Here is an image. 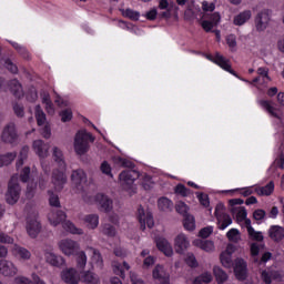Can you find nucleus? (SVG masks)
Wrapping results in <instances>:
<instances>
[{
	"label": "nucleus",
	"mask_w": 284,
	"mask_h": 284,
	"mask_svg": "<svg viewBox=\"0 0 284 284\" xmlns=\"http://www.w3.org/2000/svg\"><path fill=\"white\" fill-rule=\"evenodd\" d=\"M90 143H94V135L84 130L78 131L73 143L75 154L79 156L87 154V152L90 150Z\"/></svg>",
	"instance_id": "obj_1"
},
{
	"label": "nucleus",
	"mask_w": 284,
	"mask_h": 284,
	"mask_svg": "<svg viewBox=\"0 0 284 284\" xmlns=\"http://www.w3.org/2000/svg\"><path fill=\"white\" fill-rule=\"evenodd\" d=\"M203 57H205V59H207V61L215 63V65H219V68H221L225 72H229L230 74H232L233 77H236L239 79V74L236 73V71H234L232 69L230 59L223 57V54H220L219 52H216L214 55H212L210 53H203Z\"/></svg>",
	"instance_id": "obj_2"
},
{
	"label": "nucleus",
	"mask_w": 284,
	"mask_h": 284,
	"mask_svg": "<svg viewBox=\"0 0 284 284\" xmlns=\"http://www.w3.org/2000/svg\"><path fill=\"white\" fill-rule=\"evenodd\" d=\"M20 195L21 186L19 185V176L13 175L11 176L8 184L6 201L9 205H14L19 201Z\"/></svg>",
	"instance_id": "obj_3"
},
{
	"label": "nucleus",
	"mask_w": 284,
	"mask_h": 284,
	"mask_svg": "<svg viewBox=\"0 0 284 284\" xmlns=\"http://www.w3.org/2000/svg\"><path fill=\"white\" fill-rule=\"evenodd\" d=\"M141 173L136 170H125L119 175L120 185L125 191L130 190L134 185V181L140 179Z\"/></svg>",
	"instance_id": "obj_4"
},
{
	"label": "nucleus",
	"mask_w": 284,
	"mask_h": 284,
	"mask_svg": "<svg viewBox=\"0 0 284 284\" xmlns=\"http://www.w3.org/2000/svg\"><path fill=\"white\" fill-rule=\"evenodd\" d=\"M138 221L140 223V230L145 231V226L150 230L154 227V217L152 216L151 212H145L143 205L138 207Z\"/></svg>",
	"instance_id": "obj_5"
},
{
	"label": "nucleus",
	"mask_w": 284,
	"mask_h": 284,
	"mask_svg": "<svg viewBox=\"0 0 284 284\" xmlns=\"http://www.w3.org/2000/svg\"><path fill=\"white\" fill-rule=\"evenodd\" d=\"M6 85H8L11 94H13L16 99H21L23 97V87H21V82H19V80L13 79L8 82L6 79L0 77V90H3Z\"/></svg>",
	"instance_id": "obj_6"
},
{
	"label": "nucleus",
	"mask_w": 284,
	"mask_h": 284,
	"mask_svg": "<svg viewBox=\"0 0 284 284\" xmlns=\"http://www.w3.org/2000/svg\"><path fill=\"white\" fill-rule=\"evenodd\" d=\"M51 181L57 192H61V190H63V187L68 183V176L65 175V170L61 168L54 169L52 172Z\"/></svg>",
	"instance_id": "obj_7"
},
{
	"label": "nucleus",
	"mask_w": 284,
	"mask_h": 284,
	"mask_svg": "<svg viewBox=\"0 0 284 284\" xmlns=\"http://www.w3.org/2000/svg\"><path fill=\"white\" fill-rule=\"evenodd\" d=\"M254 23H255V30L257 32H265V30H267V26L270 24V10L264 9L260 11L255 16Z\"/></svg>",
	"instance_id": "obj_8"
},
{
	"label": "nucleus",
	"mask_w": 284,
	"mask_h": 284,
	"mask_svg": "<svg viewBox=\"0 0 284 284\" xmlns=\"http://www.w3.org/2000/svg\"><path fill=\"white\" fill-rule=\"evenodd\" d=\"M59 247L61 252L65 254V256H74V254L79 252V243L74 242L73 240H61Z\"/></svg>",
	"instance_id": "obj_9"
},
{
	"label": "nucleus",
	"mask_w": 284,
	"mask_h": 284,
	"mask_svg": "<svg viewBox=\"0 0 284 284\" xmlns=\"http://www.w3.org/2000/svg\"><path fill=\"white\" fill-rule=\"evenodd\" d=\"M19 134H17V128L14 123H9L4 126L2 131V141L4 143H17Z\"/></svg>",
	"instance_id": "obj_10"
},
{
	"label": "nucleus",
	"mask_w": 284,
	"mask_h": 284,
	"mask_svg": "<svg viewBox=\"0 0 284 284\" xmlns=\"http://www.w3.org/2000/svg\"><path fill=\"white\" fill-rule=\"evenodd\" d=\"M27 232L31 239H37V236H39V232H41V223L37 220V215L27 217Z\"/></svg>",
	"instance_id": "obj_11"
},
{
	"label": "nucleus",
	"mask_w": 284,
	"mask_h": 284,
	"mask_svg": "<svg viewBox=\"0 0 284 284\" xmlns=\"http://www.w3.org/2000/svg\"><path fill=\"white\" fill-rule=\"evenodd\" d=\"M234 274L237 281H245L247 278V262L243 258L235 261Z\"/></svg>",
	"instance_id": "obj_12"
},
{
	"label": "nucleus",
	"mask_w": 284,
	"mask_h": 284,
	"mask_svg": "<svg viewBox=\"0 0 284 284\" xmlns=\"http://www.w3.org/2000/svg\"><path fill=\"white\" fill-rule=\"evenodd\" d=\"M61 278L67 284H79V281H81V275L77 268H67L61 273Z\"/></svg>",
	"instance_id": "obj_13"
},
{
	"label": "nucleus",
	"mask_w": 284,
	"mask_h": 284,
	"mask_svg": "<svg viewBox=\"0 0 284 284\" xmlns=\"http://www.w3.org/2000/svg\"><path fill=\"white\" fill-rule=\"evenodd\" d=\"M152 276L155 281H159L160 284H170V273H166L165 267L160 264L153 268Z\"/></svg>",
	"instance_id": "obj_14"
},
{
	"label": "nucleus",
	"mask_w": 284,
	"mask_h": 284,
	"mask_svg": "<svg viewBox=\"0 0 284 284\" xmlns=\"http://www.w3.org/2000/svg\"><path fill=\"white\" fill-rule=\"evenodd\" d=\"M71 181L75 184L77 190H81L84 183H88V175L84 170L78 169L72 172Z\"/></svg>",
	"instance_id": "obj_15"
},
{
	"label": "nucleus",
	"mask_w": 284,
	"mask_h": 284,
	"mask_svg": "<svg viewBox=\"0 0 284 284\" xmlns=\"http://www.w3.org/2000/svg\"><path fill=\"white\" fill-rule=\"evenodd\" d=\"M155 245L164 256H172L174 254V250L172 248V244L165 239V237H156L155 239Z\"/></svg>",
	"instance_id": "obj_16"
},
{
	"label": "nucleus",
	"mask_w": 284,
	"mask_h": 284,
	"mask_svg": "<svg viewBox=\"0 0 284 284\" xmlns=\"http://www.w3.org/2000/svg\"><path fill=\"white\" fill-rule=\"evenodd\" d=\"M17 272H19V270L12 262L8 260L0 261V274H2V276H16Z\"/></svg>",
	"instance_id": "obj_17"
},
{
	"label": "nucleus",
	"mask_w": 284,
	"mask_h": 284,
	"mask_svg": "<svg viewBox=\"0 0 284 284\" xmlns=\"http://www.w3.org/2000/svg\"><path fill=\"white\" fill-rule=\"evenodd\" d=\"M95 201L100 205V212H105V213L112 212V207H113L112 200L110 197H108L105 194L98 193L95 195Z\"/></svg>",
	"instance_id": "obj_18"
},
{
	"label": "nucleus",
	"mask_w": 284,
	"mask_h": 284,
	"mask_svg": "<svg viewBox=\"0 0 284 284\" xmlns=\"http://www.w3.org/2000/svg\"><path fill=\"white\" fill-rule=\"evenodd\" d=\"M48 219L49 223L57 227V225H60V223H63L68 219V215L61 210H53L48 214Z\"/></svg>",
	"instance_id": "obj_19"
},
{
	"label": "nucleus",
	"mask_w": 284,
	"mask_h": 284,
	"mask_svg": "<svg viewBox=\"0 0 284 284\" xmlns=\"http://www.w3.org/2000/svg\"><path fill=\"white\" fill-rule=\"evenodd\" d=\"M33 150L40 159H45L48 156V151L50 150V145L45 144L43 140H36L33 141Z\"/></svg>",
	"instance_id": "obj_20"
},
{
	"label": "nucleus",
	"mask_w": 284,
	"mask_h": 284,
	"mask_svg": "<svg viewBox=\"0 0 284 284\" xmlns=\"http://www.w3.org/2000/svg\"><path fill=\"white\" fill-rule=\"evenodd\" d=\"M190 247V242L187 241V237L185 234H179L175 237V252L176 254H183Z\"/></svg>",
	"instance_id": "obj_21"
},
{
	"label": "nucleus",
	"mask_w": 284,
	"mask_h": 284,
	"mask_svg": "<svg viewBox=\"0 0 284 284\" xmlns=\"http://www.w3.org/2000/svg\"><path fill=\"white\" fill-rule=\"evenodd\" d=\"M268 236L275 243H281V241L284 239L283 226L272 225L268 230Z\"/></svg>",
	"instance_id": "obj_22"
},
{
	"label": "nucleus",
	"mask_w": 284,
	"mask_h": 284,
	"mask_svg": "<svg viewBox=\"0 0 284 284\" xmlns=\"http://www.w3.org/2000/svg\"><path fill=\"white\" fill-rule=\"evenodd\" d=\"M45 261L53 267H63V265H65V260L63 256L54 253H45Z\"/></svg>",
	"instance_id": "obj_23"
},
{
	"label": "nucleus",
	"mask_w": 284,
	"mask_h": 284,
	"mask_svg": "<svg viewBox=\"0 0 284 284\" xmlns=\"http://www.w3.org/2000/svg\"><path fill=\"white\" fill-rule=\"evenodd\" d=\"M250 19H252V11L245 10L234 17L233 23H234V26H245V23H247V21H250Z\"/></svg>",
	"instance_id": "obj_24"
},
{
	"label": "nucleus",
	"mask_w": 284,
	"mask_h": 284,
	"mask_svg": "<svg viewBox=\"0 0 284 284\" xmlns=\"http://www.w3.org/2000/svg\"><path fill=\"white\" fill-rule=\"evenodd\" d=\"M113 272L116 274V276L121 278H125V271H130V264L128 262L124 263H119V262H113L112 264Z\"/></svg>",
	"instance_id": "obj_25"
},
{
	"label": "nucleus",
	"mask_w": 284,
	"mask_h": 284,
	"mask_svg": "<svg viewBox=\"0 0 284 284\" xmlns=\"http://www.w3.org/2000/svg\"><path fill=\"white\" fill-rule=\"evenodd\" d=\"M158 207L161 212H172L174 210V203L168 197H160L158 200Z\"/></svg>",
	"instance_id": "obj_26"
},
{
	"label": "nucleus",
	"mask_w": 284,
	"mask_h": 284,
	"mask_svg": "<svg viewBox=\"0 0 284 284\" xmlns=\"http://www.w3.org/2000/svg\"><path fill=\"white\" fill-rule=\"evenodd\" d=\"M258 104L266 110V112L268 114H271V116H273L274 119H281V116L278 115V113H276V108H274L272 105V102L270 100H260Z\"/></svg>",
	"instance_id": "obj_27"
},
{
	"label": "nucleus",
	"mask_w": 284,
	"mask_h": 284,
	"mask_svg": "<svg viewBox=\"0 0 284 284\" xmlns=\"http://www.w3.org/2000/svg\"><path fill=\"white\" fill-rule=\"evenodd\" d=\"M193 245L204 252H212V250H214V242L210 240H194Z\"/></svg>",
	"instance_id": "obj_28"
},
{
	"label": "nucleus",
	"mask_w": 284,
	"mask_h": 284,
	"mask_svg": "<svg viewBox=\"0 0 284 284\" xmlns=\"http://www.w3.org/2000/svg\"><path fill=\"white\" fill-rule=\"evenodd\" d=\"M255 192L258 196H271L274 192V182L271 181L265 186L255 189Z\"/></svg>",
	"instance_id": "obj_29"
},
{
	"label": "nucleus",
	"mask_w": 284,
	"mask_h": 284,
	"mask_svg": "<svg viewBox=\"0 0 284 284\" xmlns=\"http://www.w3.org/2000/svg\"><path fill=\"white\" fill-rule=\"evenodd\" d=\"M16 256H19L22 261H30L32 253L28 251V248L23 246L16 245L13 248Z\"/></svg>",
	"instance_id": "obj_30"
},
{
	"label": "nucleus",
	"mask_w": 284,
	"mask_h": 284,
	"mask_svg": "<svg viewBox=\"0 0 284 284\" xmlns=\"http://www.w3.org/2000/svg\"><path fill=\"white\" fill-rule=\"evenodd\" d=\"M82 281L83 283L87 284H99L101 283V278L99 277V275H97L93 272L87 271L83 273L82 275Z\"/></svg>",
	"instance_id": "obj_31"
},
{
	"label": "nucleus",
	"mask_w": 284,
	"mask_h": 284,
	"mask_svg": "<svg viewBox=\"0 0 284 284\" xmlns=\"http://www.w3.org/2000/svg\"><path fill=\"white\" fill-rule=\"evenodd\" d=\"M183 225L184 229L189 232H194L196 230V220L194 219V215L187 214L183 216Z\"/></svg>",
	"instance_id": "obj_32"
},
{
	"label": "nucleus",
	"mask_w": 284,
	"mask_h": 284,
	"mask_svg": "<svg viewBox=\"0 0 284 284\" xmlns=\"http://www.w3.org/2000/svg\"><path fill=\"white\" fill-rule=\"evenodd\" d=\"M216 221L219 230H226L227 227H230V225H232V217L227 213L224 215H219V217H216Z\"/></svg>",
	"instance_id": "obj_33"
},
{
	"label": "nucleus",
	"mask_w": 284,
	"mask_h": 284,
	"mask_svg": "<svg viewBox=\"0 0 284 284\" xmlns=\"http://www.w3.org/2000/svg\"><path fill=\"white\" fill-rule=\"evenodd\" d=\"M53 159L55 163H58V168L60 170H65V161L63 160V152L59 150V148H53Z\"/></svg>",
	"instance_id": "obj_34"
},
{
	"label": "nucleus",
	"mask_w": 284,
	"mask_h": 284,
	"mask_svg": "<svg viewBox=\"0 0 284 284\" xmlns=\"http://www.w3.org/2000/svg\"><path fill=\"white\" fill-rule=\"evenodd\" d=\"M213 274L219 284H223V283H225V281H227V273H225V271H223V268H221V266H214Z\"/></svg>",
	"instance_id": "obj_35"
},
{
	"label": "nucleus",
	"mask_w": 284,
	"mask_h": 284,
	"mask_svg": "<svg viewBox=\"0 0 284 284\" xmlns=\"http://www.w3.org/2000/svg\"><path fill=\"white\" fill-rule=\"evenodd\" d=\"M84 223L89 230H97L99 227V216L97 214H89L84 217Z\"/></svg>",
	"instance_id": "obj_36"
},
{
	"label": "nucleus",
	"mask_w": 284,
	"mask_h": 284,
	"mask_svg": "<svg viewBox=\"0 0 284 284\" xmlns=\"http://www.w3.org/2000/svg\"><path fill=\"white\" fill-rule=\"evenodd\" d=\"M14 159H17V152H10L3 155L0 154V168H3V165H10Z\"/></svg>",
	"instance_id": "obj_37"
},
{
	"label": "nucleus",
	"mask_w": 284,
	"mask_h": 284,
	"mask_svg": "<svg viewBox=\"0 0 284 284\" xmlns=\"http://www.w3.org/2000/svg\"><path fill=\"white\" fill-rule=\"evenodd\" d=\"M63 230H65L67 232H70V234H78L81 236V234H83V230L79 229L74 225V223L67 221L62 224Z\"/></svg>",
	"instance_id": "obj_38"
},
{
	"label": "nucleus",
	"mask_w": 284,
	"mask_h": 284,
	"mask_svg": "<svg viewBox=\"0 0 284 284\" xmlns=\"http://www.w3.org/2000/svg\"><path fill=\"white\" fill-rule=\"evenodd\" d=\"M122 17H125L126 19H130L131 21H139L141 13H139L138 11H134L132 9H125L122 11Z\"/></svg>",
	"instance_id": "obj_39"
},
{
	"label": "nucleus",
	"mask_w": 284,
	"mask_h": 284,
	"mask_svg": "<svg viewBox=\"0 0 284 284\" xmlns=\"http://www.w3.org/2000/svg\"><path fill=\"white\" fill-rule=\"evenodd\" d=\"M36 119H37V124L39 126L45 124V113L43 112L40 105L36 106Z\"/></svg>",
	"instance_id": "obj_40"
},
{
	"label": "nucleus",
	"mask_w": 284,
	"mask_h": 284,
	"mask_svg": "<svg viewBox=\"0 0 284 284\" xmlns=\"http://www.w3.org/2000/svg\"><path fill=\"white\" fill-rule=\"evenodd\" d=\"M87 264H88V256L85 255V252L81 251L80 253H78L77 266L79 270H84Z\"/></svg>",
	"instance_id": "obj_41"
},
{
	"label": "nucleus",
	"mask_w": 284,
	"mask_h": 284,
	"mask_svg": "<svg viewBox=\"0 0 284 284\" xmlns=\"http://www.w3.org/2000/svg\"><path fill=\"white\" fill-rule=\"evenodd\" d=\"M141 186H142L143 190H145V191L152 190V187H154V182L152 181L151 175L144 174V175L142 176Z\"/></svg>",
	"instance_id": "obj_42"
},
{
	"label": "nucleus",
	"mask_w": 284,
	"mask_h": 284,
	"mask_svg": "<svg viewBox=\"0 0 284 284\" xmlns=\"http://www.w3.org/2000/svg\"><path fill=\"white\" fill-rule=\"evenodd\" d=\"M247 234L251 241H257V243H262V241L264 240L263 232H258L254 230V227H250V231L247 232Z\"/></svg>",
	"instance_id": "obj_43"
},
{
	"label": "nucleus",
	"mask_w": 284,
	"mask_h": 284,
	"mask_svg": "<svg viewBox=\"0 0 284 284\" xmlns=\"http://www.w3.org/2000/svg\"><path fill=\"white\" fill-rule=\"evenodd\" d=\"M220 261L223 267L230 268L233 265L232 255H230V253H221Z\"/></svg>",
	"instance_id": "obj_44"
},
{
	"label": "nucleus",
	"mask_w": 284,
	"mask_h": 284,
	"mask_svg": "<svg viewBox=\"0 0 284 284\" xmlns=\"http://www.w3.org/2000/svg\"><path fill=\"white\" fill-rule=\"evenodd\" d=\"M49 194V205L51 207H61V201L59 200V195L54 194L52 191H48Z\"/></svg>",
	"instance_id": "obj_45"
},
{
	"label": "nucleus",
	"mask_w": 284,
	"mask_h": 284,
	"mask_svg": "<svg viewBox=\"0 0 284 284\" xmlns=\"http://www.w3.org/2000/svg\"><path fill=\"white\" fill-rule=\"evenodd\" d=\"M190 211V207L187 206V204H185V202H178L175 205V212H178V214H181L182 216H187V213Z\"/></svg>",
	"instance_id": "obj_46"
},
{
	"label": "nucleus",
	"mask_w": 284,
	"mask_h": 284,
	"mask_svg": "<svg viewBox=\"0 0 284 284\" xmlns=\"http://www.w3.org/2000/svg\"><path fill=\"white\" fill-rule=\"evenodd\" d=\"M4 68L10 72L11 74H19V67L12 62L10 59L4 60Z\"/></svg>",
	"instance_id": "obj_47"
},
{
	"label": "nucleus",
	"mask_w": 284,
	"mask_h": 284,
	"mask_svg": "<svg viewBox=\"0 0 284 284\" xmlns=\"http://www.w3.org/2000/svg\"><path fill=\"white\" fill-rule=\"evenodd\" d=\"M174 193L178 194L179 196H187L190 194V189H187L186 186H184V184L179 183L175 187H174Z\"/></svg>",
	"instance_id": "obj_48"
},
{
	"label": "nucleus",
	"mask_w": 284,
	"mask_h": 284,
	"mask_svg": "<svg viewBox=\"0 0 284 284\" xmlns=\"http://www.w3.org/2000/svg\"><path fill=\"white\" fill-rule=\"evenodd\" d=\"M102 233L105 236H116V229L112 224H104L102 227Z\"/></svg>",
	"instance_id": "obj_49"
},
{
	"label": "nucleus",
	"mask_w": 284,
	"mask_h": 284,
	"mask_svg": "<svg viewBox=\"0 0 284 284\" xmlns=\"http://www.w3.org/2000/svg\"><path fill=\"white\" fill-rule=\"evenodd\" d=\"M42 103L47 105V110H51L54 112V108H52V100L50 99V93L42 92L41 93Z\"/></svg>",
	"instance_id": "obj_50"
},
{
	"label": "nucleus",
	"mask_w": 284,
	"mask_h": 284,
	"mask_svg": "<svg viewBox=\"0 0 284 284\" xmlns=\"http://www.w3.org/2000/svg\"><path fill=\"white\" fill-rule=\"evenodd\" d=\"M197 201L203 207H210V195L206 193H197Z\"/></svg>",
	"instance_id": "obj_51"
},
{
	"label": "nucleus",
	"mask_w": 284,
	"mask_h": 284,
	"mask_svg": "<svg viewBox=\"0 0 284 284\" xmlns=\"http://www.w3.org/2000/svg\"><path fill=\"white\" fill-rule=\"evenodd\" d=\"M214 232V226H205L200 230L199 236L200 239H209L210 235Z\"/></svg>",
	"instance_id": "obj_52"
},
{
	"label": "nucleus",
	"mask_w": 284,
	"mask_h": 284,
	"mask_svg": "<svg viewBox=\"0 0 284 284\" xmlns=\"http://www.w3.org/2000/svg\"><path fill=\"white\" fill-rule=\"evenodd\" d=\"M62 123H68L72 121V110L65 109L60 112Z\"/></svg>",
	"instance_id": "obj_53"
},
{
	"label": "nucleus",
	"mask_w": 284,
	"mask_h": 284,
	"mask_svg": "<svg viewBox=\"0 0 284 284\" xmlns=\"http://www.w3.org/2000/svg\"><path fill=\"white\" fill-rule=\"evenodd\" d=\"M185 263L189 265V267H199V262H196V257L192 253L186 255Z\"/></svg>",
	"instance_id": "obj_54"
},
{
	"label": "nucleus",
	"mask_w": 284,
	"mask_h": 284,
	"mask_svg": "<svg viewBox=\"0 0 284 284\" xmlns=\"http://www.w3.org/2000/svg\"><path fill=\"white\" fill-rule=\"evenodd\" d=\"M100 170L102 174H106V176L112 178V166H110V163H108V161H103L101 163Z\"/></svg>",
	"instance_id": "obj_55"
},
{
	"label": "nucleus",
	"mask_w": 284,
	"mask_h": 284,
	"mask_svg": "<svg viewBox=\"0 0 284 284\" xmlns=\"http://www.w3.org/2000/svg\"><path fill=\"white\" fill-rule=\"evenodd\" d=\"M20 181L22 183H28L30 181V166H24L20 173Z\"/></svg>",
	"instance_id": "obj_56"
},
{
	"label": "nucleus",
	"mask_w": 284,
	"mask_h": 284,
	"mask_svg": "<svg viewBox=\"0 0 284 284\" xmlns=\"http://www.w3.org/2000/svg\"><path fill=\"white\" fill-rule=\"evenodd\" d=\"M202 10L203 12H214V10H216V4L214 2H207L204 0L202 2Z\"/></svg>",
	"instance_id": "obj_57"
},
{
	"label": "nucleus",
	"mask_w": 284,
	"mask_h": 284,
	"mask_svg": "<svg viewBox=\"0 0 284 284\" xmlns=\"http://www.w3.org/2000/svg\"><path fill=\"white\" fill-rule=\"evenodd\" d=\"M224 214H227L225 213V204L220 202L215 206V211H214L215 219H219V216H223Z\"/></svg>",
	"instance_id": "obj_58"
},
{
	"label": "nucleus",
	"mask_w": 284,
	"mask_h": 284,
	"mask_svg": "<svg viewBox=\"0 0 284 284\" xmlns=\"http://www.w3.org/2000/svg\"><path fill=\"white\" fill-rule=\"evenodd\" d=\"M235 192H240L241 196H252L254 194V187L248 186V187H243V189H236Z\"/></svg>",
	"instance_id": "obj_59"
},
{
	"label": "nucleus",
	"mask_w": 284,
	"mask_h": 284,
	"mask_svg": "<svg viewBox=\"0 0 284 284\" xmlns=\"http://www.w3.org/2000/svg\"><path fill=\"white\" fill-rule=\"evenodd\" d=\"M0 243H4L7 245H12L14 243V239H12L10 235L0 232Z\"/></svg>",
	"instance_id": "obj_60"
},
{
	"label": "nucleus",
	"mask_w": 284,
	"mask_h": 284,
	"mask_svg": "<svg viewBox=\"0 0 284 284\" xmlns=\"http://www.w3.org/2000/svg\"><path fill=\"white\" fill-rule=\"evenodd\" d=\"M265 210L263 209H257L253 212V219L255 221H263V219H265Z\"/></svg>",
	"instance_id": "obj_61"
},
{
	"label": "nucleus",
	"mask_w": 284,
	"mask_h": 284,
	"mask_svg": "<svg viewBox=\"0 0 284 284\" xmlns=\"http://www.w3.org/2000/svg\"><path fill=\"white\" fill-rule=\"evenodd\" d=\"M201 26H202V28H203V30L204 31H206V32H211L212 30H213V28H214V22H212V21H210V20H203L202 22H201Z\"/></svg>",
	"instance_id": "obj_62"
},
{
	"label": "nucleus",
	"mask_w": 284,
	"mask_h": 284,
	"mask_svg": "<svg viewBox=\"0 0 284 284\" xmlns=\"http://www.w3.org/2000/svg\"><path fill=\"white\" fill-rule=\"evenodd\" d=\"M226 43L229 45V48L234 49L236 47V36L234 34H229L226 37Z\"/></svg>",
	"instance_id": "obj_63"
},
{
	"label": "nucleus",
	"mask_w": 284,
	"mask_h": 284,
	"mask_svg": "<svg viewBox=\"0 0 284 284\" xmlns=\"http://www.w3.org/2000/svg\"><path fill=\"white\" fill-rule=\"evenodd\" d=\"M14 283L16 284H32V282L30 281V278L26 277V276H18L14 278Z\"/></svg>",
	"instance_id": "obj_64"
}]
</instances>
